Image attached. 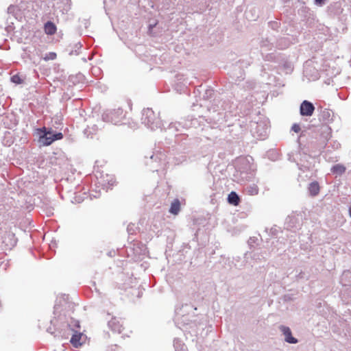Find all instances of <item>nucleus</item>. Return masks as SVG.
<instances>
[{"instance_id": "nucleus-18", "label": "nucleus", "mask_w": 351, "mask_h": 351, "mask_svg": "<svg viewBox=\"0 0 351 351\" xmlns=\"http://www.w3.org/2000/svg\"><path fill=\"white\" fill-rule=\"evenodd\" d=\"M349 213H350V215L351 217V206L350 207V209H349Z\"/></svg>"}, {"instance_id": "nucleus-7", "label": "nucleus", "mask_w": 351, "mask_h": 351, "mask_svg": "<svg viewBox=\"0 0 351 351\" xmlns=\"http://www.w3.org/2000/svg\"><path fill=\"white\" fill-rule=\"evenodd\" d=\"M228 201L229 204L234 206H238L240 203V198L239 195L234 191H232L228 197Z\"/></svg>"}, {"instance_id": "nucleus-2", "label": "nucleus", "mask_w": 351, "mask_h": 351, "mask_svg": "<svg viewBox=\"0 0 351 351\" xmlns=\"http://www.w3.org/2000/svg\"><path fill=\"white\" fill-rule=\"evenodd\" d=\"M280 330L285 337V341L289 343H296L298 340L292 336L290 328L287 326H281Z\"/></svg>"}, {"instance_id": "nucleus-17", "label": "nucleus", "mask_w": 351, "mask_h": 351, "mask_svg": "<svg viewBox=\"0 0 351 351\" xmlns=\"http://www.w3.org/2000/svg\"><path fill=\"white\" fill-rule=\"evenodd\" d=\"M258 193V189L256 188H255L254 189V194H257Z\"/></svg>"}, {"instance_id": "nucleus-13", "label": "nucleus", "mask_w": 351, "mask_h": 351, "mask_svg": "<svg viewBox=\"0 0 351 351\" xmlns=\"http://www.w3.org/2000/svg\"><path fill=\"white\" fill-rule=\"evenodd\" d=\"M291 129L296 133L299 132L301 130L300 125L297 123L293 124Z\"/></svg>"}, {"instance_id": "nucleus-9", "label": "nucleus", "mask_w": 351, "mask_h": 351, "mask_svg": "<svg viewBox=\"0 0 351 351\" xmlns=\"http://www.w3.org/2000/svg\"><path fill=\"white\" fill-rule=\"evenodd\" d=\"M346 167L344 165L341 164H337L333 166L331 169V171L333 173L341 175L346 171Z\"/></svg>"}, {"instance_id": "nucleus-16", "label": "nucleus", "mask_w": 351, "mask_h": 351, "mask_svg": "<svg viewBox=\"0 0 351 351\" xmlns=\"http://www.w3.org/2000/svg\"><path fill=\"white\" fill-rule=\"evenodd\" d=\"M317 3H322L324 2V0H315Z\"/></svg>"}, {"instance_id": "nucleus-15", "label": "nucleus", "mask_w": 351, "mask_h": 351, "mask_svg": "<svg viewBox=\"0 0 351 351\" xmlns=\"http://www.w3.org/2000/svg\"><path fill=\"white\" fill-rule=\"evenodd\" d=\"M344 277H351V274L350 272H345L343 273V276H342V278H341V281L343 280V278ZM342 283H343V282H342Z\"/></svg>"}, {"instance_id": "nucleus-10", "label": "nucleus", "mask_w": 351, "mask_h": 351, "mask_svg": "<svg viewBox=\"0 0 351 351\" xmlns=\"http://www.w3.org/2000/svg\"><path fill=\"white\" fill-rule=\"evenodd\" d=\"M43 138H45V145H51L53 141H55V138L53 137V135L51 132H47L43 136Z\"/></svg>"}, {"instance_id": "nucleus-1", "label": "nucleus", "mask_w": 351, "mask_h": 351, "mask_svg": "<svg viewBox=\"0 0 351 351\" xmlns=\"http://www.w3.org/2000/svg\"><path fill=\"white\" fill-rule=\"evenodd\" d=\"M315 107L312 103L304 100L300 105V112L301 115L310 117L313 114Z\"/></svg>"}, {"instance_id": "nucleus-11", "label": "nucleus", "mask_w": 351, "mask_h": 351, "mask_svg": "<svg viewBox=\"0 0 351 351\" xmlns=\"http://www.w3.org/2000/svg\"><path fill=\"white\" fill-rule=\"evenodd\" d=\"M57 58V54L55 52H49L43 57L45 61L53 60Z\"/></svg>"}, {"instance_id": "nucleus-8", "label": "nucleus", "mask_w": 351, "mask_h": 351, "mask_svg": "<svg viewBox=\"0 0 351 351\" xmlns=\"http://www.w3.org/2000/svg\"><path fill=\"white\" fill-rule=\"evenodd\" d=\"M319 185L317 182H313L309 184L308 191L311 196H316L319 193Z\"/></svg>"}, {"instance_id": "nucleus-12", "label": "nucleus", "mask_w": 351, "mask_h": 351, "mask_svg": "<svg viewBox=\"0 0 351 351\" xmlns=\"http://www.w3.org/2000/svg\"><path fill=\"white\" fill-rule=\"evenodd\" d=\"M11 81L16 84H20L23 82V80L21 78L19 75H14L11 77Z\"/></svg>"}, {"instance_id": "nucleus-3", "label": "nucleus", "mask_w": 351, "mask_h": 351, "mask_svg": "<svg viewBox=\"0 0 351 351\" xmlns=\"http://www.w3.org/2000/svg\"><path fill=\"white\" fill-rule=\"evenodd\" d=\"M109 325L112 330L119 333H121L123 330V324H121L120 321L117 318H112L110 321Z\"/></svg>"}, {"instance_id": "nucleus-4", "label": "nucleus", "mask_w": 351, "mask_h": 351, "mask_svg": "<svg viewBox=\"0 0 351 351\" xmlns=\"http://www.w3.org/2000/svg\"><path fill=\"white\" fill-rule=\"evenodd\" d=\"M45 33L47 35H54L56 33V25L51 21H47L44 25Z\"/></svg>"}, {"instance_id": "nucleus-5", "label": "nucleus", "mask_w": 351, "mask_h": 351, "mask_svg": "<svg viewBox=\"0 0 351 351\" xmlns=\"http://www.w3.org/2000/svg\"><path fill=\"white\" fill-rule=\"evenodd\" d=\"M180 210V202L178 199H175L171 204L169 209V212L175 215H177Z\"/></svg>"}, {"instance_id": "nucleus-6", "label": "nucleus", "mask_w": 351, "mask_h": 351, "mask_svg": "<svg viewBox=\"0 0 351 351\" xmlns=\"http://www.w3.org/2000/svg\"><path fill=\"white\" fill-rule=\"evenodd\" d=\"M82 334L81 332H75L71 339V343L75 348H78L82 345L81 339Z\"/></svg>"}, {"instance_id": "nucleus-14", "label": "nucleus", "mask_w": 351, "mask_h": 351, "mask_svg": "<svg viewBox=\"0 0 351 351\" xmlns=\"http://www.w3.org/2000/svg\"><path fill=\"white\" fill-rule=\"evenodd\" d=\"M53 135V137L55 138V141L56 140H60V139H62L63 138V134L61 132H58V133L54 134Z\"/></svg>"}]
</instances>
